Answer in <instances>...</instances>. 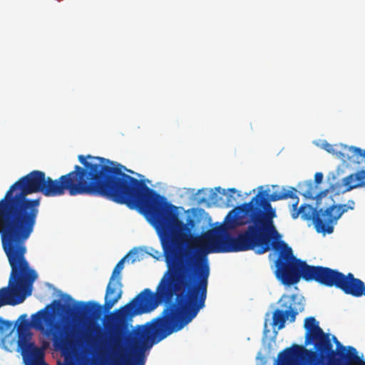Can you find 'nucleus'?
<instances>
[{
  "instance_id": "nucleus-1",
  "label": "nucleus",
  "mask_w": 365,
  "mask_h": 365,
  "mask_svg": "<svg viewBox=\"0 0 365 365\" xmlns=\"http://www.w3.org/2000/svg\"><path fill=\"white\" fill-rule=\"evenodd\" d=\"M83 165L56 180L44 172L33 170L15 182L0 200V236L2 247L24 256L26 242L34 232L41 199H29L41 192L46 197L88 195L105 197L130 208H137L158 230L167 264L155 292L143 289L131 301L109 314L103 324H130L137 315L167 305L160 316L146 324H178V212L177 207L148 187L145 182L125 174L123 165L90 155L78 157Z\"/></svg>"
},
{
  "instance_id": "nucleus-2",
  "label": "nucleus",
  "mask_w": 365,
  "mask_h": 365,
  "mask_svg": "<svg viewBox=\"0 0 365 365\" xmlns=\"http://www.w3.org/2000/svg\"><path fill=\"white\" fill-rule=\"evenodd\" d=\"M269 192V189L259 191L250 202L229 212L223 225L205 232L200 240L205 250L207 253L255 250L262 255L274 248L272 240L278 232L274 224L277 213L271 202L297 198V190L283 188Z\"/></svg>"
},
{
  "instance_id": "nucleus-3",
  "label": "nucleus",
  "mask_w": 365,
  "mask_h": 365,
  "mask_svg": "<svg viewBox=\"0 0 365 365\" xmlns=\"http://www.w3.org/2000/svg\"><path fill=\"white\" fill-rule=\"evenodd\" d=\"M278 252L275 261V275L283 284L291 286L298 283L301 278L306 282H316L327 287H336L344 293L354 297L365 296V284L352 273H344L329 267L312 266L297 259L292 249L284 241L274 246Z\"/></svg>"
},
{
  "instance_id": "nucleus-4",
  "label": "nucleus",
  "mask_w": 365,
  "mask_h": 365,
  "mask_svg": "<svg viewBox=\"0 0 365 365\" xmlns=\"http://www.w3.org/2000/svg\"><path fill=\"white\" fill-rule=\"evenodd\" d=\"M56 307H61L65 310V305H62L59 300H53L43 309H40L31 317V322L27 319L26 314H21L19 320L20 323L17 327L18 346L21 349L24 358L31 361H40L43 356L41 350L31 342L32 334L29 327L41 331L47 338H51L54 346L61 348L66 344V338L63 327L55 321L53 309Z\"/></svg>"
},
{
  "instance_id": "nucleus-5",
  "label": "nucleus",
  "mask_w": 365,
  "mask_h": 365,
  "mask_svg": "<svg viewBox=\"0 0 365 365\" xmlns=\"http://www.w3.org/2000/svg\"><path fill=\"white\" fill-rule=\"evenodd\" d=\"M11 268L7 287L0 289V307L22 303L31 294L32 285L38 275L29 267L25 256L6 247H2Z\"/></svg>"
},
{
  "instance_id": "nucleus-6",
  "label": "nucleus",
  "mask_w": 365,
  "mask_h": 365,
  "mask_svg": "<svg viewBox=\"0 0 365 365\" xmlns=\"http://www.w3.org/2000/svg\"><path fill=\"white\" fill-rule=\"evenodd\" d=\"M304 327L306 329V344L314 342L315 351H309L302 346L294 344L278 354V359L283 365H293L296 360L304 358V355L307 357L321 356L322 359L332 353L329 334L324 332L314 317L305 319Z\"/></svg>"
},
{
  "instance_id": "nucleus-7",
  "label": "nucleus",
  "mask_w": 365,
  "mask_h": 365,
  "mask_svg": "<svg viewBox=\"0 0 365 365\" xmlns=\"http://www.w3.org/2000/svg\"><path fill=\"white\" fill-rule=\"evenodd\" d=\"M281 309H277L272 314L273 327L278 330L283 329L287 319L294 322L298 314L304 310V304L297 294H284L279 301Z\"/></svg>"
},
{
  "instance_id": "nucleus-8",
  "label": "nucleus",
  "mask_w": 365,
  "mask_h": 365,
  "mask_svg": "<svg viewBox=\"0 0 365 365\" xmlns=\"http://www.w3.org/2000/svg\"><path fill=\"white\" fill-rule=\"evenodd\" d=\"M336 350L333 349L331 344V354L327 357L321 358V356H309L322 364L326 365H365V361L358 355L356 349L353 346H343L335 336H332Z\"/></svg>"
},
{
  "instance_id": "nucleus-9",
  "label": "nucleus",
  "mask_w": 365,
  "mask_h": 365,
  "mask_svg": "<svg viewBox=\"0 0 365 365\" xmlns=\"http://www.w3.org/2000/svg\"><path fill=\"white\" fill-rule=\"evenodd\" d=\"M336 155L344 162L359 163V160L365 162V150L354 146H344L342 150L336 152ZM346 191L365 185V169L351 174L342 180Z\"/></svg>"
},
{
  "instance_id": "nucleus-10",
  "label": "nucleus",
  "mask_w": 365,
  "mask_h": 365,
  "mask_svg": "<svg viewBox=\"0 0 365 365\" xmlns=\"http://www.w3.org/2000/svg\"><path fill=\"white\" fill-rule=\"evenodd\" d=\"M349 209L346 204L333 205L324 211L326 220L316 218V230L319 233L331 234L334 231V225L341 216Z\"/></svg>"
},
{
  "instance_id": "nucleus-11",
  "label": "nucleus",
  "mask_w": 365,
  "mask_h": 365,
  "mask_svg": "<svg viewBox=\"0 0 365 365\" xmlns=\"http://www.w3.org/2000/svg\"><path fill=\"white\" fill-rule=\"evenodd\" d=\"M295 202L292 204V217L293 219H297L300 215L301 218L304 220H312L316 227V218L318 217L320 220H326L324 217V211L320 209L319 211L314 210L313 207L310 205L303 204L298 209L299 198H294Z\"/></svg>"
},
{
  "instance_id": "nucleus-12",
  "label": "nucleus",
  "mask_w": 365,
  "mask_h": 365,
  "mask_svg": "<svg viewBox=\"0 0 365 365\" xmlns=\"http://www.w3.org/2000/svg\"><path fill=\"white\" fill-rule=\"evenodd\" d=\"M123 284L121 277L116 280L110 279L106 287L103 308L109 311L121 298Z\"/></svg>"
},
{
  "instance_id": "nucleus-13",
  "label": "nucleus",
  "mask_w": 365,
  "mask_h": 365,
  "mask_svg": "<svg viewBox=\"0 0 365 365\" xmlns=\"http://www.w3.org/2000/svg\"><path fill=\"white\" fill-rule=\"evenodd\" d=\"M66 312L70 315L89 314L98 319L102 314L103 307L96 302H88L87 304L80 302L74 308L68 307Z\"/></svg>"
},
{
  "instance_id": "nucleus-14",
  "label": "nucleus",
  "mask_w": 365,
  "mask_h": 365,
  "mask_svg": "<svg viewBox=\"0 0 365 365\" xmlns=\"http://www.w3.org/2000/svg\"><path fill=\"white\" fill-rule=\"evenodd\" d=\"M199 193L203 194V196L199 198V202L222 206L223 196L221 194L222 189L220 187H215V190L201 189L199 190Z\"/></svg>"
},
{
  "instance_id": "nucleus-15",
  "label": "nucleus",
  "mask_w": 365,
  "mask_h": 365,
  "mask_svg": "<svg viewBox=\"0 0 365 365\" xmlns=\"http://www.w3.org/2000/svg\"><path fill=\"white\" fill-rule=\"evenodd\" d=\"M221 194L223 196L222 206L226 207H234L238 203L237 199L242 197L240 192L235 188H230L227 191L222 190Z\"/></svg>"
},
{
  "instance_id": "nucleus-16",
  "label": "nucleus",
  "mask_w": 365,
  "mask_h": 365,
  "mask_svg": "<svg viewBox=\"0 0 365 365\" xmlns=\"http://www.w3.org/2000/svg\"><path fill=\"white\" fill-rule=\"evenodd\" d=\"M299 188L303 191L302 193L306 198L314 199L317 185H314L312 180L305 181L299 185Z\"/></svg>"
},
{
  "instance_id": "nucleus-17",
  "label": "nucleus",
  "mask_w": 365,
  "mask_h": 365,
  "mask_svg": "<svg viewBox=\"0 0 365 365\" xmlns=\"http://www.w3.org/2000/svg\"><path fill=\"white\" fill-rule=\"evenodd\" d=\"M126 256L122 258L114 267L110 279L116 280L120 276V272L124 267V262Z\"/></svg>"
},
{
  "instance_id": "nucleus-18",
  "label": "nucleus",
  "mask_w": 365,
  "mask_h": 365,
  "mask_svg": "<svg viewBox=\"0 0 365 365\" xmlns=\"http://www.w3.org/2000/svg\"><path fill=\"white\" fill-rule=\"evenodd\" d=\"M279 364L280 365H283L279 360L278 359ZM293 365H326L322 364L315 360L311 359L309 357H307L306 355H304V357L302 359H299L296 360Z\"/></svg>"
},
{
  "instance_id": "nucleus-19",
  "label": "nucleus",
  "mask_w": 365,
  "mask_h": 365,
  "mask_svg": "<svg viewBox=\"0 0 365 365\" xmlns=\"http://www.w3.org/2000/svg\"><path fill=\"white\" fill-rule=\"evenodd\" d=\"M13 329L12 322L0 319V331L2 334L7 335L11 334Z\"/></svg>"
},
{
  "instance_id": "nucleus-20",
  "label": "nucleus",
  "mask_w": 365,
  "mask_h": 365,
  "mask_svg": "<svg viewBox=\"0 0 365 365\" xmlns=\"http://www.w3.org/2000/svg\"><path fill=\"white\" fill-rule=\"evenodd\" d=\"M65 363L61 365H76L75 359L76 356H64Z\"/></svg>"
},
{
  "instance_id": "nucleus-21",
  "label": "nucleus",
  "mask_w": 365,
  "mask_h": 365,
  "mask_svg": "<svg viewBox=\"0 0 365 365\" xmlns=\"http://www.w3.org/2000/svg\"><path fill=\"white\" fill-rule=\"evenodd\" d=\"M323 178H324V175H323L322 173H320V172L316 173L315 175H314V182H315V183L317 185L320 184L322 182V180H323Z\"/></svg>"
},
{
  "instance_id": "nucleus-22",
  "label": "nucleus",
  "mask_w": 365,
  "mask_h": 365,
  "mask_svg": "<svg viewBox=\"0 0 365 365\" xmlns=\"http://www.w3.org/2000/svg\"><path fill=\"white\" fill-rule=\"evenodd\" d=\"M323 148L329 153H334V150L333 148L332 145L328 143H325L323 144Z\"/></svg>"
},
{
  "instance_id": "nucleus-23",
  "label": "nucleus",
  "mask_w": 365,
  "mask_h": 365,
  "mask_svg": "<svg viewBox=\"0 0 365 365\" xmlns=\"http://www.w3.org/2000/svg\"><path fill=\"white\" fill-rule=\"evenodd\" d=\"M327 192H328V190H326L322 191V192H319L318 194L315 195V198H316L317 201H319V200L322 199V197L327 195Z\"/></svg>"
},
{
  "instance_id": "nucleus-24",
  "label": "nucleus",
  "mask_w": 365,
  "mask_h": 365,
  "mask_svg": "<svg viewBox=\"0 0 365 365\" xmlns=\"http://www.w3.org/2000/svg\"><path fill=\"white\" fill-rule=\"evenodd\" d=\"M346 205H347V207L349 210H352L354 209L355 202L354 200H348V202Z\"/></svg>"
},
{
  "instance_id": "nucleus-25",
  "label": "nucleus",
  "mask_w": 365,
  "mask_h": 365,
  "mask_svg": "<svg viewBox=\"0 0 365 365\" xmlns=\"http://www.w3.org/2000/svg\"><path fill=\"white\" fill-rule=\"evenodd\" d=\"M272 187H273V188H278L279 189V186L278 185H273Z\"/></svg>"
},
{
  "instance_id": "nucleus-26",
  "label": "nucleus",
  "mask_w": 365,
  "mask_h": 365,
  "mask_svg": "<svg viewBox=\"0 0 365 365\" xmlns=\"http://www.w3.org/2000/svg\"><path fill=\"white\" fill-rule=\"evenodd\" d=\"M68 298L69 299H71V297H70L69 295H68Z\"/></svg>"
}]
</instances>
